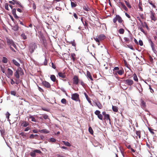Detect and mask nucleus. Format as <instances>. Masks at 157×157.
Listing matches in <instances>:
<instances>
[{
  "label": "nucleus",
  "instance_id": "1",
  "mask_svg": "<svg viewBox=\"0 0 157 157\" xmlns=\"http://www.w3.org/2000/svg\"><path fill=\"white\" fill-rule=\"evenodd\" d=\"M6 41L7 44L9 45L10 46H12L14 48L16 49V45L12 40L9 39L8 38H6Z\"/></svg>",
  "mask_w": 157,
  "mask_h": 157
},
{
  "label": "nucleus",
  "instance_id": "2",
  "mask_svg": "<svg viewBox=\"0 0 157 157\" xmlns=\"http://www.w3.org/2000/svg\"><path fill=\"white\" fill-rule=\"evenodd\" d=\"M117 21L120 23H121L123 21L121 17L118 15H116L113 20V22L114 23H115Z\"/></svg>",
  "mask_w": 157,
  "mask_h": 157
},
{
  "label": "nucleus",
  "instance_id": "3",
  "mask_svg": "<svg viewBox=\"0 0 157 157\" xmlns=\"http://www.w3.org/2000/svg\"><path fill=\"white\" fill-rule=\"evenodd\" d=\"M79 96V95L77 93L73 94L71 95V98L73 100L76 101H80Z\"/></svg>",
  "mask_w": 157,
  "mask_h": 157
},
{
  "label": "nucleus",
  "instance_id": "4",
  "mask_svg": "<svg viewBox=\"0 0 157 157\" xmlns=\"http://www.w3.org/2000/svg\"><path fill=\"white\" fill-rule=\"evenodd\" d=\"M37 48V46L35 44H31L29 47V50L31 53L33 52L34 50Z\"/></svg>",
  "mask_w": 157,
  "mask_h": 157
},
{
  "label": "nucleus",
  "instance_id": "5",
  "mask_svg": "<svg viewBox=\"0 0 157 157\" xmlns=\"http://www.w3.org/2000/svg\"><path fill=\"white\" fill-rule=\"evenodd\" d=\"M41 151L40 150H36L32 152H31L30 154L31 156L32 157H35L36 156V153H40Z\"/></svg>",
  "mask_w": 157,
  "mask_h": 157
},
{
  "label": "nucleus",
  "instance_id": "6",
  "mask_svg": "<svg viewBox=\"0 0 157 157\" xmlns=\"http://www.w3.org/2000/svg\"><path fill=\"white\" fill-rule=\"evenodd\" d=\"M125 83L129 86H131L132 85L133 83V81L131 79H128L124 80Z\"/></svg>",
  "mask_w": 157,
  "mask_h": 157
},
{
  "label": "nucleus",
  "instance_id": "7",
  "mask_svg": "<svg viewBox=\"0 0 157 157\" xmlns=\"http://www.w3.org/2000/svg\"><path fill=\"white\" fill-rule=\"evenodd\" d=\"M42 84L45 87L48 88H50L51 87L50 84L46 81H44L42 82Z\"/></svg>",
  "mask_w": 157,
  "mask_h": 157
},
{
  "label": "nucleus",
  "instance_id": "8",
  "mask_svg": "<svg viewBox=\"0 0 157 157\" xmlns=\"http://www.w3.org/2000/svg\"><path fill=\"white\" fill-rule=\"evenodd\" d=\"M151 15L150 17L151 18V20L155 21L156 20V17H155V13L152 11H151Z\"/></svg>",
  "mask_w": 157,
  "mask_h": 157
},
{
  "label": "nucleus",
  "instance_id": "9",
  "mask_svg": "<svg viewBox=\"0 0 157 157\" xmlns=\"http://www.w3.org/2000/svg\"><path fill=\"white\" fill-rule=\"evenodd\" d=\"M73 83L75 84H77L78 82V79L77 76H74L73 78Z\"/></svg>",
  "mask_w": 157,
  "mask_h": 157
},
{
  "label": "nucleus",
  "instance_id": "10",
  "mask_svg": "<svg viewBox=\"0 0 157 157\" xmlns=\"http://www.w3.org/2000/svg\"><path fill=\"white\" fill-rule=\"evenodd\" d=\"M119 3H120L121 5V8H123L126 11H127L128 10V9L125 6L122 2H119Z\"/></svg>",
  "mask_w": 157,
  "mask_h": 157
},
{
  "label": "nucleus",
  "instance_id": "11",
  "mask_svg": "<svg viewBox=\"0 0 157 157\" xmlns=\"http://www.w3.org/2000/svg\"><path fill=\"white\" fill-rule=\"evenodd\" d=\"M84 94L85 96V97L86 98V99L88 101V102L90 104V105H92L91 101L90 100L88 96V95L87 94H86V93H84Z\"/></svg>",
  "mask_w": 157,
  "mask_h": 157
},
{
  "label": "nucleus",
  "instance_id": "12",
  "mask_svg": "<svg viewBox=\"0 0 157 157\" xmlns=\"http://www.w3.org/2000/svg\"><path fill=\"white\" fill-rule=\"evenodd\" d=\"M86 75H87V77L88 78H89L91 81L93 80V78L91 76L90 73V72L88 71H87Z\"/></svg>",
  "mask_w": 157,
  "mask_h": 157
},
{
  "label": "nucleus",
  "instance_id": "13",
  "mask_svg": "<svg viewBox=\"0 0 157 157\" xmlns=\"http://www.w3.org/2000/svg\"><path fill=\"white\" fill-rule=\"evenodd\" d=\"M98 38L101 41L104 39L105 38V36L104 34H101L98 36Z\"/></svg>",
  "mask_w": 157,
  "mask_h": 157
},
{
  "label": "nucleus",
  "instance_id": "14",
  "mask_svg": "<svg viewBox=\"0 0 157 157\" xmlns=\"http://www.w3.org/2000/svg\"><path fill=\"white\" fill-rule=\"evenodd\" d=\"M59 77H61L62 78H64L66 77V75L64 73L62 72H59L58 74Z\"/></svg>",
  "mask_w": 157,
  "mask_h": 157
},
{
  "label": "nucleus",
  "instance_id": "15",
  "mask_svg": "<svg viewBox=\"0 0 157 157\" xmlns=\"http://www.w3.org/2000/svg\"><path fill=\"white\" fill-rule=\"evenodd\" d=\"M40 132V133H47L49 132L46 129H43L39 131Z\"/></svg>",
  "mask_w": 157,
  "mask_h": 157
},
{
  "label": "nucleus",
  "instance_id": "16",
  "mask_svg": "<svg viewBox=\"0 0 157 157\" xmlns=\"http://www.w3.org/2000/svg\"><path fill=\"white\" fill-rule=\"evenodd\" d=\"M8 75L9 76H12L13 74V71L10 68H8L7 69Z\"/></svg>",
  "mask_w": 157,
  "mask_h": 157
},
{
  "label": "nucleus",
  "instance_id": "17",
  "mask_svg": "<svg viewBox=\"0 0 157 157\" xmlns=\"http://www.w3.org/2000/svg\"><path fill=\"white\" fill-rule=\"evenodd\" d=\"M141 106L143 108H145L146 107V103L142 99L141 100Z\"/></svg>",
  "mask_w": 157,
  "mask_h": 157
},
{
  "label": "nucleus",
  "instance_id": "18",
  "mask_svg": "<svg viewBox=\"0 0 157 157\" xmlns=\"http://www.w3.org/2000/svg\"><path fill=\"white\" fill-rule=\"evenodd\" d=\"M14 76L16 77L18 79L20 77L19 74V71L17 70L14 73Z\"/></svg>",
  "mask_w": 157,
  "mask_h": 157
},
{
  "label": "nucleus",
  "instance_id": "19",
  "mask_svg": "<svg viewBox=\"0 0 157 157\" xmlns=\"http://www.w3.org/2000/svg\"><path fill=\"white\" fill-rule=\"evenodd\" d=\"M112 109L114 112H117L118 111V108L116 106L112 105Z\"/></svg>",
  "mask_w": 157,
  "mask_h": 157
},
{
  "label": "nucleus",
  "instance_id": "20",
  "mask_svg": "<svg viewBox=\"0 0 157 157\" xmlns=\"http://www.w3.org/2000/svg\"><path fill=\"white\" fill-rule=\"evenodd\" d=\"M29 123L26 121H24L21 124V125L24 127H26L29 125Z\"/></svg>",
  "mask_w": 157,
  "mask_h": 157
},
{
  "label": "nucleus",
  "instance_id": "21",
  "mask_svg": "<svg viewBox=\"0 0 157 157\" xmlns=\"http://www.w3.org/2000/svg\"><path fill=\"white\" fill-rule=\"evenodd\" d=\"M13 62L14 63V64L17 67H19L20 66V64L15 60L13 59Z\"/></svg>",
  "mask_w": 157,
  "mask_h": 157
},
{
  "label": "nucleus",
  "instance_id": "22",
  "mask_svg": "<svg viewBox=\"0 0 157 157\" xmlns=\"http://www.w3.org/2000/svg\"><path fill=\"white\" fill-rule=\"evenodd\" d=\"M17 70L19 71V75L20 74V75H23L24 74L23 70L20 67L19 68H18Z\"/></svg>",
  "mask_w": 157,
  "mask_h": 157
},
{
  "label": "nucleus",
  "instance_id": "23",
  "mask_svg": "<svg viewBox=\"0 0 157 157\" xmlns=\"http://www.w3.org/2000/svg\"><path fill=\"white\" fill-rule=\"evenodd\" d=\"M50 78L54 82H55L56 80V78L54 75H51L50 76Z\"/></svg>",
  "mask_w": 157,
  "mask_h": 157
},
{
  "label": "nucleus",
  "instance_id": "24",
  "mask_svg": "<svg viewBox=\"0 0 157 157\" xmlns=\"http://www.w3.org/2000/svg\"><path fill=\"white\" fill-rule=\"evenodd\" d=\"M94 40H95V41L98 43V45H99L100 44V42L101 40H100V39L98 38H94Z\"/></svg>",
  "mask_w": 157,
  "mask_h": 157
},
{
  "label": "nucleus",
  "instance_id": "25",
  "mask_svg": "<svg viewBox=\"0 0 157 157\" xmlns=\"http://www.w3.org/2000/svg\"><path fill=\"white\" fill-rule=\"evenodd\" d=\"M63 142L64 144L66 146L70 147L71 146V144L70 143L68 142H65V141H63Z\"/></svg>",
  "mask_w": 157,
  "mask_h": 157
},
{
  "label": "nucleus",
  "instance_id": "26",
  "mask_svg": "<svg viewBox=\"0 0 157 157\" xmlns=\"http://www.w3.org/2000/svg\"><path fill=\"white\" fill-rule=\"evenodd\" d=\"M2 62L3 63H7L8 59L5 57H3L2 59Z\"/></svg>",
  "mask_w": 157,
  "mask_h": 157
},
{
  "label": "nucleus",
  "instance_id": "27",
  "mask_svg": "<svg viewBox=\"0 0 157 157\" xmlns=\"http://www.w3.org/2000/svg\"><path fill=\"white\" fill-rule=\"evenodd\" d=\"M71 55L73 61H74L75 60V54L74 53H72L71 54Z\"/></svg>",
  "mask_w": 157,
  "mask_h": 157
},
{
  "label": "nucleus",
  "instance_id": "28",
  "mask_svg": "<svg viewBox=\"0 0 157 157\" xmlns=\"http://www.w3.org/2000/svg\"><path fill=\"white\" fill-rule=\"evenodd\" d=\"M117 73L118 74L120 75H121L123 74L124 73V71L123 70H121L117 71Z\"/></svg>",
  "mask_w": 157,
  "mask_h": 157
},
{
  "label": "nucleus",
  "instance_id": "29",
  "mask_svg": "<svg viewBox=\"0 0 157 157\" xmlns=\"http://www.w3.org/2000/svg\"><path fill=\"white\" fill-rule=\"evenodd\" d=\"M133 79L135 81L137 82L138 81V78L137 77L136 74H134L133 75Z\"/></svg>",
  "mask_w": 157,
  "mask_h": 157
},
{
  "label": "nucleus",
  "instance_id": "30",
  "mask_svg": "<svg viewBox=\"0 0 157 157\" xmlns=\"http://www.w3.org/2000/svg\"><path fill=\"white\" fill-rule=\"evenodd\" d=\"M96 105L100 109L102 108V105L99 102H96Z\"/></svg>",
  "mask_w": 157,
  "mask_h": 157
},
{
  "label": "nucleus",
  "instance_id": "31",
  "mask_svg": "<svg viewBox=\"0 0 157 157\" xmlns=\"http://www.w3.org/2000/svg\"><path fill=\"white\" fill-rule=\"evenodd\" d=\"M9 2L10 3V4H12V5H14L15 3H16L18 5H19L20 4L19 3V2H17L16 0V2H14L11 1H9Z\"/></svg>",
  "mask_w": 157,
  "mask_h": 157
},
{
  "label": "nucleus",
  "instance_id": "32",
  "mask_svg": "<svg viewBox=\"0 0 157 157\" xmlns=\"http://www.w3.org/2000/svg\"><path fill=\"white\" fill-rule=\"evenodd\" d=\"M9 2L10 3V4H12V5H14L15 3H16L18 5H19L20 4L19 3V2H17L16 0V2H14L11 1H9Z\"/></svg>",
  "mask_w": 157,
  "mask_h": 157
},
{
  "label": "nucleus",
  "instance_id": "33",
  "mask_svg": "<svg viewBox=\"0 0 157 157\" xmlns=\"http://www.w3.org/2000/svg\"><path fill=\"white\" fill-rule=\"evenodd\" d=\"M9 2L10 3V4H12V5H14L15 3H16L18 5H19L20 4L19 3V2H17L16 0V2H14L11 1H9Z\"/></svg>",
  "mask_w": 157,
  "mask_h": 157
},
{
  "label": "nucleus",
  "instance_id": "34",
  "mask_svg": "<svg viewBox=\"0 0 157 157\" xmlns=\"http://www.w3.org/2000/svg\"><path fill=\"white\" fill-rule=\"evenodd\" d=\"M5 8L6 10H9V4L7 3H5Z\"/></svg>",
  "mask_w": 157,
  "mask_h": 157
},
{
  "label": "nucleus",
  "instance_id": "35",
  "mask_svg": "<svg viewBox=\"0 0 157 157\" xmlns=\"http://www.w3.org/2000/svg\"><path fill=\"white\" fill-rule=\"evenodd\" d=\"M124 2L127 5V6H128V8H131V5L129 4L128 2H127L126 1H124Z\"/></svg>",
  "mask_w": 157,
  "mask_h": 157
},
{
  "label": "nucleus",
  "instance_id": "36",
  "mask_svg": "<svg viewBox=\"0 0 157 157\" xmlns=\"http://www.w3.org/2000/svg\"><path fill=\"white\" fill-rule=\"evenodd\" d=\"M151 48L152 49V50L154 52L155 51H156L155 48V45L154 43H151Z\"/></svg>",
  "mask_w": 157,
  "mask_h": 157
},
{
  "label": "nucleus",
  "instance_id": "37",
  "mask_svg": "<svg viewBox=\"0 0 157 157\" xmlns=\"http://www.w3.org/2000/svg\"><path fill=\"white\" fill-rule=\"evenodd\" d=\"M71 6L72 8L75 7L76 6V4L75 2H71Z\"/></svg>",
  "mask_w": 157,
  "mask_h": 157
},
{
  "label": "nucleus",
  "instance_id": "38",
  "mask_svg": "<svg viewBox=\"0 0 157 157\" xmlns=\"http://www.w3.org/2000/svg\"><path fill=\"white\" fill-rule=\"evenodd\" d=\"M104 117L105 119L107 120H110L109 115L108 114H106L104 116Z\"/></svg>",
  "mask_w": 157,
  "mask_h": 157
},
{
  "label": "nucleus",
  "instance_id": "39",
  "mask_svg": "<svg viewBox=\"0 0 157 157\" xmlns=\"http://www.w3.org/2000/svg\"><path fill=\"white\" fill-rule=\"evenodd\" d=\"M49 141L51 142H54L56 141V140L54 138H51L49 139Z\"/></svg>",
  "mask_w": 157,
  "mask_h": 157
},
{
  "label": "nucleus",
  "instance_id": "40",
  "mask_svg": "<svg viewBox=\"0 0 157 157\" xmlns=\"http://www.w3.org/2000/svg\"><path fill=\"white\" fill-rule=\"evenodd\" d=\"M124 30L123 29H120L119 31V33L121 34H123L124 33Z\"/></svg>",
  "mask_w": 157,
  "mask_h": 157
},
{
  "label": "nucleus",
  "instance_id": "41",
  "mask_svg": "<svg viewBox=\"0 0 157 157\" xmlns=\"http://www.w3.org/2000/svg\"><path fill=\"white\" fill-rule=\"evenodd\" d=\"M21 36L24 40H25L27 39L26 36L24 33H22L21 35Z\"/></svg>",
  "mask_w": 157,
  "mask_h": 157
},
{
  "label": "nucleus",
  "instance_id": "42",
  "mask_svg": "<svg viewBox=\"0 0 157 157\" xmlns=\"http://www.w3.org/2000/svg\"><path fill=\"white\" fill-rule=\"evenodd\" d=\"M89 131L91 134H93V129L91 127H89Z\"/></svg>",
  "mask_w": 157,
  "mask_h": 157
},
{
  "label": "nucleus",
  "instance_id": "43",
  "mask_svg": "<svg viewBox=\"0 0 157 157\" xmlns=\"http://www.w3.org/2000/svg\"><path fill=\"white\" fill-rule=\"evenodd\" d=\"M10 94L12 95H13V96H16V92L15 91H11L10 92Z\"/></svg>",
  "mask_w": 157,
  "mask_h": 157
},
{
  "label": "nucleus",
  "instance_id": "44",
  "mask_svg": "<svg viewBox=\"0 0 157 157\" xmlns=\"http://www.w3.org/2000/svg\"><path fill=\"white\" fill-rule=\"evenodd\" d=\"M4 67V66L2 67V66H0L1 70L3 73H5V70Z\"/></svg>",
  "mask_w": 157,
  "mask_h": 157
},
{
  "label": "nucleus",
  "instance_id": "45",
  "mask_svg": "<svg viewBox=\"0 0 157 157\" xmlns=\"http://www.w3.org/2000/svg\"><path fill=\"white\" fill-rule=\"evenodd\" d=\"M61 102L63 104H66V100L65 98H63L61 100Z\"/></svg>",
  "mask_w": 157,
  "mask_h": 157
},
{
  "label": "nucleus",
  "instance_id": "46",
  "mask_svg": "<svg viewBox=\"0 0 157 157\" xmlns=\"http://www.w3.org/2000/svg\"><path fill=\"white\" fill-rule=\"evenodd\" d=\"M38 136V135L37 134L33 135L32 134L30 136L29 138H33L35 136Z\"/></svg>",
  "mask_w": 157,
  "mask_h": 157
},
{
  "label": "nucleus",
  "instance_id": "47",
  "mask_svg": "<svg viewBox=\"0 0 157 157\" xmlns=\"http://www.w3.org/2000/svg\"><path fill=\"white\" fill-rule=\"evenodd\" d=\"M83 8L84 10L86 11H88L90 10V9L86 6H84Z\"/></svg>",
  "mask_w": 157,
  "mask_h": 157
},
{
  "label": "nucleus",
  "instance_id": "48",
  "mask_svg": "<svg viewBox=\"0 0 157 157\" xmlns=\"http://www.w3.org/2000/svg\"><path fill=\"white\" fill-rule=\"evenodd\" d=\"M95 114L98 116L100 114V112L99 110H96L95 112Z\"/></svg>",
  "mask_w": 157,
  "mask_h": 157
},
{
  "label": "nucleus",
  "instance_id": "49",
  "mask_svg": "<svg viewBox=\"0 0 157 157\" xmlns=\"http://www.w3.org/2000/svg\"><path fill=\"white\" fill-rule=\"evenodd\" d=\"M98 118L99 119L101 120H102V119H103V116H102V115L101 114H100L98 116Z\"/></svg>",
  "mask_w": 157,
  "mask_h": 157
},
{
  "label": "nucleus",
  "instance_id": "50",
  "mask_svg": "<svg viewBox=\"0 0 157 157\" xmlns=\"http://www.w3.org/2000/svg\"><path fill=\"white\" fill-rule=\"evenodd\" d=\"M29 118L30 119H31V121H34V122L36 121V120L35 119L34 117H33V116H30Z\"/></svg>",
  "mask_w": 157,
  "mask_h": 157
},
{
  "label": "nucleus",
  "instance_id": "51",
  "mask_svg": "<svg viewBox=\"0 0 157 157\" xmlns=\"http://www.w3.org/2000/svg\"><path fill=\"white\" fill-rule=\"evenodd\" d=\"M148 129L150 132L153 134H154V132H153V129L150 128H149Z\"/></svg>",
  "mask_w": 157,
  "mask_h": 157
},
{
  "label": "nucleus",
  "instance_id": "52",
  "mask_svg": "<svg viewBox=\"0 0 157 157\" xmlns=\"http://www.w3.org/2000/svg\"><path fill=\"white\" fill-rule=\"evenodd\" d=\"M70 43L71 44L72 46H74L75 47L76 46V44L74 40H73V41H72L70 42Z\"/></svg>",
  "mask_w": 157,
  "mask_h": 157
},
{
  "label": "nucleus",
  "instance_id": "53",
  "mask_svg": "<svg viewBox=\"0 0 157 157\" xmlns=\"http://www.w3.org/2000/svg\"><path fill=\"white\" fill-rule=\"evenodd\" d=\"M124 39L125 40V41L126 42H127V43H128L129 42V39L126 37H125L124 38Z\"/></svg>",
  "mask_w": 157,
  "mask_h": 157
},
{
  "label": "nucleus",
  "instance_id": "54",
  "mask_svg": "<svg viewBox=\"0 0 157 157\" xmlns=\"http://www.w3.org/2000/svg\"><path fill=\"white\" fill-rule=\"evenodd\" d=\"M48 116L46 114H44L43 116V118L45 119H48Z\"/></svg>",
  "mask_w": 157,
  "mask_h": 157
},
{
  "label": "nucleus",
  "instance_id": "55",
  "mask_svg": "<svg viewBox=\"0 0 157 157\" xmlns=\"http://www.w3.org/2000/svg\"><path fill=\"white\" fill-rule=\"evenodd\" d=\"M139 43L140 45L142 46L143 45V42L141 40H139Z\"/></svg>",
  "mask_w": 157,
  "mask_h": 157
},
{
  "label": "nucleus",
  "instance_id": "56",
  "mask_svg": "<svg viewBox=\"0 0 157 157\" xmlns=\"http://www.w3.org/2000/svg\"><path fill=\"white\" fill-rule=\"evenodd\" d=\"M10 115V114L8 112H7L6 114V116L8 119L9 118V116Z\"/></svg>",
  "mask_w": 157,
  "mask_h": 157
},
{
  "label": "nucleus",
  "instance_id": "57",
  "mask_svg": "<svg viewBox=\"0 0 157 157\" xmlns=\"http://www.w3.org/2000/svg\"><path fill=\"white\" fill-rule=\"evenodd\" d=\"M38 90L40 92H42L43 91V90L42 89L41 87H40L38 86Z\"/></svg>",
  "mask_w": 157,
  "mask_h": 157
},
{
  "label": "nucleus",
  "instance_id": "58",
  "mask_svg": "<svg viewBox=\"0 0 157 157\" xmlns=\"http://www.w3.org/2000/svg\"><path fill=\"white\" fill-rule=\"evenodd\" d=\"M16 10L15 9H13L12 10V13L13 14L16 13Z\"/></svg>",
  "mask_w": 157,
  "mask_h": 157
},
{
  "label": "nucleus",
  "instance_id": "59",
  "mask_svg": "<svg viewBox=\"0 0 157 157\" xmlns=\"http://www.w3.org/2000/svg\"><path fill=\"white\" fill-rule=\"evenodd\" d=\"M149 89H150V91L151 93H153L154 92L153 90L152 89V88L151 87V86L149 85Z\"/></svg>",
  "mask_w": 157,
  "mask_h": 157
},
{
  "label": "nucleus",
  "instance_id": "60",
  "mask_svg": "<svg viewBox=\"0 0 157 157\" xmlns=\"http://www.w3.org/2000/svg\"><path fill=\"white\" fill-rule=\"evenodd\" d=\"M47 64V60L45 59L44 61V65H46Z\"/></svg>",
  "mask_w": 157,
  "mask_h": 157
},
{
  "label": "nucleus",
  "instance_id": "61",
  "mask_svg": "<svg viewBox=\"0 0 157 157\" xmlns=\"http://www.w3.org/2000/svg\"><path fill=\"white\" fill-rule=\"evenodd\" d=\"M125 14L126 16L128 18H130V17H131L127 13H125Z\"/></svg>",
  "mask_w": 157,
  "mask_h": 157
},
{
  "label": "nucleus",
  "instance_id": "62",
  "mask_svg": "<svg viewBox=\"0 0 157 157\" xmlns=\"http://www.w3.org/2000/svg\"><path fill=\"white\" fill-rule=\"evenodd\" d=\"M140 31L144 33H145V31H144V29H143L142 27H140Z\"/></svg>",
  "mask_w": 157,
  "mask_h": 157
},
{
  "label": "nucleus",
  "instance_id": "63",
  "mask_svg": "<svg viewBox=\"0 0 157 157\" xmlns=\"http://www.w3.org/2000/svg\"><path fill=\"white\" fill-rule=\"evenodd\" d=\"M15 83V82L13 81V79H11V84L12 85H13Z\"/></svg>",
  "mask_w": 157,
  "mask_h": 157
},
{
  "label": "nucleus",
  "instance_id": "64",
  "mask_svg": "<svg viewBox=\"0 0 157 157\" xmlns=\"http://www.w3.org/2000/svg\"><path fill=\"white\" fill-rule=\"evenodd\" d=\"M73 15H74V17L76 19H77L78 18V16L76 14V13H74V14H73Z\"/></svg>",
  "mask_w": 157,
  "mask_h": 157
}]
</instances>
